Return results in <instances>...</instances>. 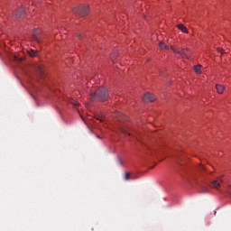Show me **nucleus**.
<instances>
[{
  "label": "nucleus",
  "mask_w": 231,
  "mask_h": 231,
  "mask_svg": "<svg viewBox=\"0 0 231 231\" xmlns=\"http://www.w3.org/2000/svg\"><path fill=\"white\" fill-rule=\"evenodd\" d=\"M162 48L163 50H169V45H164Z\"/></svg>",
  "instance_id": "obj_18"
},
{
  "label": "nucleus",
  "mask_w": 231,
  "mask_h": 231,
  "mask_svg": "<svg viewBox=\"0 0 231 231\" xmlns=\"http://www.w3.org/2000/svg\"><path fill=\"white\" fill-rule=\"evenodd\" d=\"M219 181H223V180L218 179V180H213L211 182V187H213L214 189H219V187H221V184L219 183Z\"/></svg>",
  "instance_id": "obj_8"
},
{
  "label": "nucleus",
  "mask_w": 231,
  "mask_h": 231,
  "mask_svg": "<svg viewBox=\"0 0 231 231\" xmlns=\"http://www.w3.org/2000/svg\"><path fill=\"white\" fill-rule=\"evenodd\" d=\"M14 15L16 19H23L24 17V7L16 10Z\"/></svg>",
  "instance_id": "obj_5"
},
{
  "label": "nucleus",
  "mask_w": 231,
  "mask_h": 231,
  "mask_svg": "<svg viewBox=\"0 0 231 231\" xmlns=\"http://www.w3.org/2000/svg\"><path fill=\"white\" fill-rule=\"evenodd\" d=\"M177 28L182 32V33H189V29H187V26L183 25V23H180L177 25Z\"/></svg>",
  "instance_id": "obj_9"
},
{
  "label": "nucleus",
  "mask_w": 231,
  "mask_h": 231,
  "mask_svg": "<svg viewBox=\"0 0 231 231\" xmlns=\"http://www.w3.org/2000/svg\"><path fill=\"white\" fill-rule=\"evenodd\" d=\"M97 138H100V136H99V135H97Z\"/></svg>",
  "instance_id": "obj_23"
},
{
  "label": "nucleus",
  "mask_w": 231,
  "mask_h": 231,
  "mask_svg": "<svg viewBox=\"0 0 231 231\" xmlns=\"http://www.w3.org/2000/svg\"><path fill=\"white\" fill-rule=\"evenodd\" d=\"M204 192H208V189H206L204 190Z\"/></svg>",
  "instance_id": "obj_21"
},
{
  "label": "nucleus",
  "mask_w": 231,
  "mask_h": 231,
  "mask_svg": "<svg viewBox=\"0 0 231 231\" xmlns=\"http://www.w3.org/2000/svg\"><path fill=\"white\" fill-rule=\"evenodd\" d=\"M36 70L38 71V73L40 75H42V73H44V68L42 67V65H37L36 66Z\"/></svg>",
  "instance_id": "obj_11"
},
{
  "label": "nucleus",
  "mask_w": 231,
  "mask_h": 231,
  "mask_svg": "<svg viewBox=\"0 0 231 231\" xmlns=\"http://www.w3.org/2000/svg\"><path fill=\"white\" fill-rule=\"evenodd\" d=\"M131 129H129V127L125 126L121 129V133H123L124 134H128L129 136L133 135V133L130 132Z\"/></svg>",
  "instance_id": "obj_10"
},
{
  "label": "nucleus",
  "mask_w": 231,
  "mask_h": 231,
  "mask_svg": "<svg viewBox=\"0 0 231 231\" xmlns=\"http://www.w3.org/2000/svg\"><path fill=\"white\" fill-rule=\"evenodd\" d=\"M199 169V171H205V166H203V164H200Z\"/></svg>",
  "instance_id": "obj_17"
},
{
  "label": "nucleus",
  "mask_w": 231,
  "mask_h": 231,
  "mask_svg": "<svg viewBox=\"0 0 231 231\" xmlns=\"http://www.w3.org/2000/svg\"><path fill=\"white\" fill-rule=\"evenodd\" d=\"M28 53H29L30 57H37L38 52L35 50H29Z\"/></svg>",
  "instance_id": "obj_13"
},
{
  "label": "nucleus",
  "mask_w": 231,
  "mask_h": 231,
  "mask_svg": "<svg viewBox=\"0 0 231 231\" xmlns=\"http://www.w3.org/2000/svg\"><path fill=\"white\" fill-rule=\"evenodd\" d=\"M131 178V173L129 172H126L125 175V180H129Z\"/></svg>",
  "instance_id": "obj_15"
},
{
  "label": "nucleus",
  "mask_w": 231,
  "mask_h": 231,
  "mask_svg": "<svg viewBox=\"0 0 231 231\" xmlns=\"http://www.w3.org/2000/svg\"><path fill=\"white\" fill-rule=\"evenodd\" d=\"M14 60H19L17 59V57H14Z\"/></svg>",
  "instance_id": "obj_22"
},
{
  "label": "nucleus",
  "mask_w": 231,
  "mask_h": 231,
  "mask_svg": "<svg viewBox=\"0 0 231 231\" xmlns=\"http://www.w3.org/2000/svg\"><path fill=\"white\" fill-rule=\"evenodd\" d=\"M97 120H99V122H105L106 121V116L104 114H99L97 116Z\"/></svg>",
  "instance_id": "obj_14"
},
{
  "label": "nucleus",
  "mask_w": 231,
  "mask_h": 231,
  "mask_svg": "<svg viewBox=\"0 0 231 231\" xmlns=\"http://www.w3.org/2000/svg\"><path fill=\"white\" fill-rule=\"evenodd\" d=\"M90 98L97 102H106L109 98V93L107 89L100 87L96 92H90Z\"/></svg>",
  "instance_id": "obj_1"
},
{
  "label": "nucleus",
  "mask_w": 231,
  "mask_h": 231,
  "mask_svg": "<svg viewBox=\"0 0 231 231\" xmlns=\"http://www.w3.org/2000/svg\"><path fill=\"white\" fill-rule=\"evenodd\" d=\"M165 43L163 42H159V47H160V49L161 50H163V45H164Z\"/></svg>",
  "instance_id": "obj_16"
},
{
  "label": "nucleus",
  "mask_w": 231,
  "mask_h": 231,
  "mask_svg": "<svg viewBox=\"0 0 231 231\" xmlns=\"http://www.w3.org/2000/svg\"><path fill=\"white\" fill-rule=\"evenodd\" d=\"M75 14L80 15L81 17H86L89 14V7L88 5H81L73 9Z\"/></svg>",
  "instance_id": "obj_2"
},
{
  "label": "nucleus",
  "mask_w": 231,
  "mask_h": 231,
  "mask_svg": "<svg viewBox=\"0 0 231 231\" xmlns=\"http://www.w3.org/2000/svg\"><path fill=\"white\" fill-rule=\"evenodd\" d=\"M143 102H154L156 100V97L152 96V94L147 92L143 97Z\"/></svg>",
  "instance_id": "obj_4"
},
{
  "label": "nucleus",
  "mask_w": 231,
  "mask_h": 231,
  "mask_svg": "<svg viewBox=\"0 0 231 231\" xmlns=\"http://www.w3.org/2000/svg\"><path fill=\"white\" fill-rule=\"evenodd\" d=\"M226 89V88L221 84L216 85V90H217V93H218V95H223V93H225Z\"/></svg>",
  "instance_id": "obj_7"
},
{
  "label": "nucleus",
  "mask_w": 231,
  "mask_h": 231,
  "mask_svg": "<svg viewBox=\"0 0 231 231\" xmlns=\"http://www.w3.org/2000/svg\"><path fill=\"white\" fill-rule=\"evenodd\" d=\"M72 104H74V106H79V103H77V101L73 100Z\"/></svg>",
  "instance_id": "obj_19"
},
{
  "label": "nucleus",
  "mask_w": 231,
  "mask_h": 231,
  "mask_svg": "<svg viewBox=\"0 0 231 231\" xmlns=\"http://www.w3.org/2000/svg\"><path fill=\"white\" fill-rule=\"evenodd\" d=\"M171 50L172 51H174V53L181 55L182 59H189V57H190V50L189 49L176 50L173 47H171Z\"/></svg>",
  "instance_id": "obj_3"
},
{
  "label": "nucleus",
  "mask_w": 231,
  "mask_h": 231,
  "mask_svg": "<svg viewBox=\"0 0 231 231\" xmlns=\"http://www.w3.org/2000/svg\"><path fill=\"white\" fill-rule=\"evenodd\" d=\"M194 71L197 75H201V65H197L194 67Z\"/></svg>",
  "instance_id": "obj_12"
},
{
  "label": "nucleus",
  "mask_w": 231,
  "mask_h": 231,
  "mask_svg": "<svg viewBox=\"0 0 231 231\" xmlns=\"http://www.w3.org/2000/svg\"><path fill=\"white\" fill-rule=\"evenodd\" d=\"M78 37H79V39H82V34H78Z\"/></svg>",
  "instance_id": "obj_20"
},
{
  "label": "nucleus",
  "mask_w": 231,
  "mask_h": 231,
  "mask_svg": "<svg viewBox=\"0 0 231 231\" xmlns=\"http://www.w3.org/2000/svg\"><path fill=\"white\" fill-rule=\"evenodd\" d=\"M32 39L33 41H36V42H42V39H41V37H39V30L34 29L32 32Z\"/></svg>",
  "instance_id": "obj_6"
}]
</instances>
